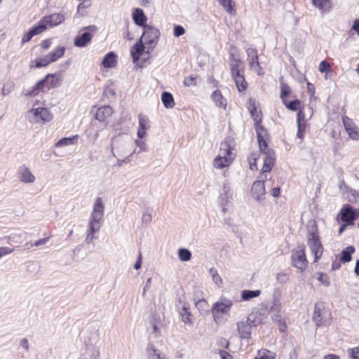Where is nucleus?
<instances>
[{
  "label": "nucleus",
  "mask_w": 359,
  "mask_h": 359,
  "mask_svg": "<svg viewBox=\"0 0 359 359\" xmlns=\"http://www.w3.org/2000/svg\"><path fill=\"white\" fill-rule=\"evenodd\" d=\"M104 205L102 199L97 198L88 221L86 237V242L90 243L94 238V234L100 230L104 222Z\"/></svg>",
  "instance_id": "obj_1"
},
{
  "label": "nucleus",
  "mask_w": 359,
  "mask_h": 359,
  "mask_svg": "<svg viewBox=\"0 0 359 359\" xmlns=\"http://www.w3.org/2000/svg\"><path fill=\"white\" fill-rule=\"evenodd\" d=\"M257 135L259 151L264 159V165L261 173L262 175H263L264 172H268L271 170L275 162V153L272 149L268 148L266 142L259 128L257 130Z\"/></svg>",
  "instance_id": "obj_2"
},
{
  "label": "nucleus",
  "mask_w": 359,
  "mask_h": 359,
  "mask_svg": "<svg viewBox=\"0 0 359 359\" xmlns=\"http://www.w3.org/2000/svg\"><path fill=\"white\" fill-rule=\"evenodd\" d=\"M307 245L310 249L311 253L314 256L313 262H318L322 257L323 246L320 241L318 227L315 223L312 224L308 233Z\"/></svg>",
  "instance_id": "obj_3"
},
{
  "label": "nucleus",
  "mask_w": 359,
  "mask_h": 359,
  "mask_svg": "<svg viewBox=\"0 0 359 359\" xmlns=\"http://www.w3.org/2000/svg\"><path fill=\"white\" fill-rule=\"evenodd\" d=\"M235 154L228 142H223L220 144L219 154L213 160L212 165L216 169H222L231 165Z\"/></svg>",
  "instance_id": "obj_4"
},
{
  "label": "nucleus",
  "mask_w": 359,
  "mask_h": 359,
  "mask_svg": "<svg viewBox=\"0 0 359 359\" xmlns=\"http://www.w3.org/2000/svg\"><path fill=\"white\" fill-rule=\"evenodd\" d=\"M160 31L151 26L144 25V32L140 40L146 46V54L149 56L157 46L160 37Z\"/></svg>",
  "instance_id": "obj_5"
},
{
  "label": "nucleus",
  "mask_w": 359,
  "mask_h": 359,
  "mask_svg": "<svg viewBox=\"0 0 359 359\" xmlns=\"http://www.w3.org/2000/svg\"><path fill=\"white\" fill-rule=\"evenodd\" d=\"M233 306V301L222 296L219 299L213 304L212 313L215 321L222 318L223 315H228Z\"/></svg>",
  "instance_id": "obj_6"
},
{
  "label": "nucleus",
  "mask_w": 359,
  "mask_h": 359,
  "mask_svg": "<svg viewBox=\"0 0 359 359\" xmlns=\"http://www.w3.org/2000/svg\"><path fill=\"white\" fill-rule=\"evenodd\" d=\"M29 119L35 123H44L53 119V114L45 107L32 108L27 112Z\"/></svg>",
  "instance_id": "obj_7"
},
{
  "label": "nucleus",
  "mask_w": 359,
  "mask_h": 359,
  "mask_svg": "<svg viewBox=\"0 0 359 359\" xmlns=\"http://www.w3.org/2000/svg\"><path fill=\"white\" fill-rule=\"evenodd\" d=\"M309 262L306 259L305 250L304 248L292 250L291 252V265L304 272L308 267Z\"/></svg>",
  "instance_id": "obj_8"
},
{
  "label": "nucleus",
  "mask_w": 359,
  "mask_h": 359,
  "mask_svg": "<svg viewBox=\"0 0 359 359\" xmlns=\"http://www.w3.org/2000/svg\"><path fill=\"white\" fill-rule=\"evenodd\" d=\"M130 142H127L123 137L118 135L111 139V147L112 155L114 157L123 156L130 151L128 149Z\"/></svg>",
  "instance_id": "obj_9"
},
{
  "label": "nucleus",
  "mask_w": 359,
  "mask_h": 359,
  "mask_svg": "<svg viewBox=\"0 0 359 359\" xmlns=\"http://www.w3.org/2000/svg\"><path fill=\"white\" fill-rule=\"evenodd\" d=\"M269 182L264 179L263 175H261L259 180L255 181L252 185L251 192L253 198L258 201L264 200L266 194L265 184Z\"/></svg>",
  "instance_id": "obj_10"
},
{
  "label": "nucleus",
  "mask_w": 359,
  "mask_h": 359,
  "mask_svg": "<svg viewBox=\"0 0 359 359\" xmlns=\"http://www.w3.org/2000/svg\"><path fill=\"white\" fill-rule=\"evenodd\" d=\"M246 53L248 55L247 60L249 63L250 69L254 71L258 75H262L263 72L259 62L257 50L255 48L250 47L246 49Z\"/></svg>",
  "instance_id": "obj_11"
},
{
  "label": "nucleus",
  "mask_w": 359,
  "mask_h": 359,
  "mask_svg": "<svg viewBox=\"0 0 359 359\" xmlns=\"http://www.w3.org/2000/svg\"><path fill=\"white\" fill-rule=\"evenodd\" d=\"M341 219L347 224H353V222L359 217V212L350 205H344L340 210Z\"/></svg>",
  "instance_id": "obj_12"
},
{
  "label": "nucleus",
  "mask_w": 359,
  "mask_h": 359,
  "mask_svg": "<svg viewBox=\"0 0 359 359\" xmlns=\"http://www.w3.org/2000/svg\"><path fill=\"white\" fill-rule=\"evenodd\" d=\"M253 320H250L248 317L246 320H240L237 322V331L241 339H248L250 338L252 328Z\"/></svg>",
  "instance_id": "obj_13"
},
{
  "label": "nucleus",
  "mask_w": 359,
  "mask_h": 359,
  "mask_svg": "<svg viewBox=\"0 0 359 359\" xmlns=\"http://www.w3.org/2000/svg\"><path fill=\"white\" fill-rule=\"evenodd\" d=\"M248 108L250 113V115L257 125L262 121V113L261 111L257 107V103L255 100L250 98L248 100ZM259 128L262 132V135L265 133L264 128L262 126H257V129Z\"/></svg>",
  "instance_id": "obj_14"
},
{
  "label": "nucleus",
  "mask_w": 359,
  "mask_h": 359,
  "mask_svg": "<svg viewBox=\"0 0 359 359\" xmlns=\"http://www.w3.org/2000/svg\"><path fill=\"white\" fill-rule=\"evenodd\" d=\"M342 122L348 137L353 140H359V128L354 121L347 116H344Z\"/></svg>",
  "instance_id": "obj_15"
},
{
  "label": "nucleus",
  "mask_w": 359,
  "mask_h": 359,
  "mask_svg": "<svg viewBox=\"0 0 359 359\" xmlns=\"http://www.w3.org/2000/svg\"><path fill=\"white\" fill-rule=\"evenodd\" d=\"M18 175L20 181L25 184H32L36 180L35 176L25 165H22L19 168Z\"/></svg>",
  "instance_id": "obj_16"
},
{
  "label": "nucleus",
  "mask_w": 359,
  "mask_h": 359,
  "mask_svg": "<svg viewBox=\"0 0 359 359\" xmlns=\"http://www.w3.org/2000/svg\"><path fill=\"white\" fill-rule=\"evenodd\" d=\"M46 26L54 27L65 21V15L62 13H55L50 15L42 18Z\"/></svg>",
  "instance_id": "obj_17"
},
{
  "label": "nucleus",
  "mask_w": 359,
  "mask_h": 359,
  "mask_svg": "<svg viewBox=\"0 0 359 359\" xmlns=\"http://www.w3.org/2000/svg\"><path fill=\"white\" fill-rule=\"evenodd\" d=\"M146 46L142 42V40H138L137 43L133 45L130 49V54L132 55L133 62H137L140 60L141 55L143 53H146Z\"/></svg>",
  "instance_id": "obj_18"
},
{
  "label": "nucleus",
  "mask_w": 359,
  "mask_h": 359,
  "mask_svg": "<svg viewBox=\"0 0 359 359\" xmlns=\"http://www.w3.org/2000/svg\"><path fill=\"white\" fill-rule=\"evenodd\" d=\"M113 114V109L109 106H103L97 109L95 117L100 122L105 121Z\"/></svg>",
  "instance_id": "obj_19"
},
{
  "label": "nucleus",
  "mask_w": 359,
  "mask_h": 359,
  "mask_svg": "<svg viewBox=\"0 0 359 359\" xmlns=\"http://www.w3.org/2000/svg\"><path fill=\"white\" fill-rule=\"evenodd\" d=\"M139 128L137 130V136L139 138L142 139L146 135V130L149 127V121L147 116L139 114Z\"/></svg>",
  "instance_id": "obj_20"
},
{
  "label": "nucleus",
  "mask_w": 359,
  "mask_h": 359,
  "mask_svg": "<svg viewBox=\"0 0 359 359\" xmlns=\"http://www.w3.org/2000/svg\"><path fill=\"white\" fill-rule=\"evenodd\" d=\"M55 74H48L43 79L39 81L34 87V92L36 90H43L46 82L50 81L52 86H55L60 80Z\"/></svg>",
  "instance_id": "obj_21"
},
{
  "label": "nucleus",
  "mask_w": 359,
  "mask_h": 359,
  "mask_svg": "<svg viewBox=\"0 0 359 359\" xmlns=\"http://www.w3.org/2000/svg\"><path fill=\"white\" fill-rule=\"evenodd\" d=\"M325 312L323 309L322 304H316L315 306L313 320L316 323L318 326L323 325L325 323Z\"/></svg>",
  "instance_id": "obj_22"
},
{
  "label": "nucleus",
  "mask_w": 359,
  "mask_h": 359,
  "mask_svg": "<svg viewBox=\"0 0 359 359\" xmlns=\"http://www.w3.org/2000/svg\"><path fill=\"white\" fill-rule=\"evenodd\" d=\"M297 128L298 130L297 136L300 140H302L304 135L306 124L304 113L301 110L297 114Z\"/></svg>",
  "instance_id": "obj_23"
},
{
  "label": "nucleus",
  "mask_w": 359,
  "mask_h": 359,
  "mask_svg": "<svg viewBox=\"0 0 359 359\" xmlns=\"http://www.w3.org/2000/svg\"><path fill=\"white\" fill-rule=\"evenodd\" d=\"M133 19L134 22L139 26L144 27L147 21V17L145 16L144 11L141 8H135L133 13Z\"/></svg>",
  "instance_id": "obj_24"
},
{
  "label": "nucleus",
  "mask_w": 359,
  "mask_h": 359,
  "mask_svg": "<svg viewBox=\"0 0 359 359\" xmlns=\"http://www.w3.org/2000/svg\"><path fill=\"white\" fill-rule=\"evenodd\" d=\"M211 98L217 107L223 108L224 109H226L227 105L226 100L224 98L219 90H215L212 93Z\"/></svg>",
  "instance_id": "obj_25"
},
{
  "label": "nucleus",
  "mask_w": 359,
  "mask_h": 359,
  "mask_svg": "<svg viewBox=\"0 0 359 359\" xmlns=\"http://www.w3.org/2000/svg\"><path fill=\"white\" fill-rule=\"evenodd\" d=\"M237 89L239 92H244L247 89L248 83L245 79L243 72L232 76Z\"/></svg>",
  "instance_id": "obj_26"
},
{
  "label": "nucleus",
  "mask_w": 359,
  "mask_h": 359,
  "mask_svg": "<svg viewBox=\"0 0 359 359\" xmlns=\"http://www.w3.org/2000/svg\"><path fill=\"white\" fill-rule=\"evenodd\" d=\"M147 353L149 359H165L167 357L162 355L161 351L156 348L153 344H149L147 348Z\"/></svg>",
  "instance_id": "obj_27"
},
{
  "label": "nucleus",
  "mask_w": 359,
  "mask_h": 359,
  "mask_svg": "<svg viewBox=\"0 0 359 359\" xmlns=\"http://www.w3.org/2000/svg\"><path fill=\"white\" fill-rule=\"evenodd\" d=\"M65 48L64 46H59L56 49L48 53L46 55L50 62H55L58 59L61 58L65 54Z\"/></svg>",
  "instance_id": "obj_28"
},
{
  "label": "nucleus",
  "mask_w": 359,
  "mask_h": 359,
  "mask_svg": "<svg viewBox=\"0 0 359 359\" xmlns=\"http://www.w3.org/2000/svg\"><path fill=\"white\" fill-rule=\"evenodd\" d=\"M92 34L89 32H84L74 40V45L77 47H84L90 41Z\"/></svg>",
  "instance_id": "obj_29"
},
{
  "label": "nucleus",
  "mask_w": 359,
  "mask_h": 359,
  "mask_svg": "<svg viewBox=\"0 0 359 359\" xmlns=\"http://www.w3.org/2000/svg\"><path fill=\"white\" fill-rule=\"evenodd\" d=\"M116 55L113 52H110L106 55L102 60V65L105 68H112L116 65Z\"/></svg>",
  "instance_id": "obj_30"
},
{
  "label": "nucleus",
  "mask_w": 359,
  "mask_h": 359,
  "mask_svg": "<svg viewBox=\"0 0 359 359\" xmlns=\"http://www.w3.org/2000/svg\"><path fill=\"white\" fill-rule=\"evenodd\" d=\"M312 3L322 13L328 11L332 6L330 0H312Z\"/></svg>",
  "instance_id": "obj_31"
},
{
  "label": "nucleus",
  "mask_w": 359,
  "mask_h": 359,
  "mask_svg": "<svg viewBox=\"0 0 359 359\" xmlns=\"http://www.w3.org/2000/svg\"><path fill=\"white\" fill-rule=\"evenodd\" d=\"M161 100L164 107L167 109H172L175 107L173 96L168 92H163L161 95Z\"/></svg>",
  "instance_id": "obj_32"
},
{
  "label": "nucleus",
  "mask_w": 359,
  "mask_h": 359,
  "mask_svg": "<svg viewBox=\"0 0 359 359\" xmlns=\"http://www.w3.org/2000/svg\"><path fill=\"white\" fill-rule=\"evenodd\" d=\"M180 314L182 316V319L184 323H191L192 319H191V313L189 311V305L186 303H184L182 309L180 310Z\"/></svg>",
  "instance_id": "obj_33"
},
{
  "label": "nucleus",
  "mask_w": 359,
  "mask_h": 359,
  "mask_svg": "<svg viewBox=\"0 0 359 359\" xmlns=\"http://www.w3.org/2000/svg\"><path fill=\"white\" fill-rule=\"evenodd\" d=\"M241 61L239 59L232 58L230 61L231 76L243 73V69L241 67Z\"/></svg>",
  "instance_id": "obj_34"
},
{
  "label": "nucleus",
  "mask_w": 359,
  "mask_h": 359,
  "mask_svg": "<svg viewBox=\"0 0 359 359\" xmlns=\"http://www.w3.org/2000/svg\"><path fill=\"white\" fill-rule=\"evenodd\" d=\"M78 138L79 136L77 135L69 137L62 138L57 142L55 146L57 147H61L71 144H74L77 142Z\"/></svg>",
  "instance_id": "obj_35"
},
{
  "label": "nucleus",
  "mask_w": 359,
  "mask_h": 359,
  "mask_svg": "<svg viewBox=\"0 0 359 359\" xmlns=\"http://www.w3.org/2000/svg\"><path fill=\"white\" fill-rule=\"evenodd\" d=\"M355 252V248L353 246H348L341 252L340 258L341 262L346 263L351 260V255Z\"/></svg>",
  "instance_id": "obj_36"
},
{
  "label": "nucleus",
  "mask_w": 359,
  "mask_h": 359,
  "mask_svg": "<svg viewBox=\"0 0 359 359\" xmlns=\"http://www.w3.org/2000/svg\"><path fill=\"white\" fill-rule=\"evenodd\" d=\"M47 27H48L46 26V23L41 18L36 25H35L30 29V30L32 32V34H33L34 36L36 35L43 33L44 31L46 30Z\"/></svg>",
  "instance_id": "obj_37"
},
{
  "label": "nucleus",
  "mask_w": 359,
  "mask_h": 359,
  "mask_svg": "<svg viewBox=\"0 0 359 359\" xmlns=\"http://www.w3.org/2000/svg\"><path fill=\"white\" fill-rule=\"evenodd\" d=\"M261 294L259 290H243L241 292V297L244 301H248L252 298L257 297Z\"/></svg>",
  "instance_id": "obj_38"
},
{
  "label": "nucleus",
  "mask_w": 359,
  "mask_h": 359,
  "mask_svg": "<svg viewBox=\"0 0 359 359\" xmlns=\"http://www.w3.org/2000/svg\"><path fill=\"white\" fill-rule=\"evenodd\" d=\"M255 359H275V355L266 349H261Z\"/></svg>",
  "instance_id": "obj_39"
},
{
  "label": "nucleus",
  "mask_w": 359,
  "mask_h": 359,
  "mask_svg": "<svg viewBox=\"0 0 359 359\" xmlns=\"http://www.w3.org/2000/svg\"><path fill=\"white\" fill-rule=\"evenodd\" d=\"M179 259L182 262L189 261L191 258V252L186 248H180L178 251Z\"/></svg>",
  "instance_id": "obj_40"
},
{
  "label": "nucleus",
  "mask_w": 359,
  "mask_h": 359,
  "mask_svg": "<svg viewBox=\"0 0 359 359\" xmlns=\"http://www.w3.org/2000/svg\"><path fill=\"white\" fill-rule=\"evenodd\" d=\"M283 104L288 109L291 111H297L299 108L301 102L299 100H294L291 102L284 100Z\"/></svg>",
  "instance_id": "obj_41"
},
{
  "label": "nucleus",
  "mask_w": 359,
  "mask_h": 359,
  "mask_svg": "<svg viewBox=\"0 0 359 359\" xmlns=\"http://www.w3.org/2000/svg\"><path fill=\"white\" fill-rule=\"evenodd\" d=\"M259 158V155L257 153H252L248 158V161L249 162L250 168L252 170H255L257 169V160Z\"/></svg>",
  "instance_id": "obj_42"
},
{
  "label": "nucleus",
  "mask_w": 359,
  "mask_h": 359,
  "mask_svg": "<svg viewBox=\"0 0 359 359\" xmlns=\"http://www.w3.org/2000/svg\"><path fill=\"white\" fill-rule=\"evenodd\" d=\"M209 273L210 275L212 276V281L218 286H220V285L222 284V279L218 274L217 269H215V268H211L209 270Z\"/></svg>",
  "instance_id": "obj_43"
},
{
  "label": "nucleus",
  "mask_w": 359,
  "mask_h": 359,
  "mask_svg": "<svg viewBox=\"0 0 359 359\" xmlns=\"http://www.w3.org/2000/svg\"><path fill=\"white\" fill-rule=\"evenodd\" d=\"M142 222L143 224L147 226L152 219L151 210L149 209H146L142 215Z\"/></svg>",
  "instance_id": "obj_44"
},
{
  "label": "nucleus",
  "mask_w": 359,
  "mask_h": 359,
  "mask_svg": "<svg viewBox=\"0 0 359 359\" xmlns=\"http://www.w3.org/2000/svg\"><path fill=\"white\" fill-rule=\"evenodd\" d=\"M50 63V62L47 55H46L44 57H41L36 60L34 67H36V68L43 67L47 66Z\"/></svg>",
  "instance_id": "obj_45"
},
{
  "label": "nucleus",
  "mask_w": 359,
  "mask_h": 359,
  "mask_svg": "<svg viewBox=\"0 0 359 359\" xmlns=\"http://www.w3.org/2000/svg\"><path fill=\"white\" fill-rule=\"evenodd\" d=\"M290 276L285 272H279L276 275V280L280 284H284L289 281Z\"/></svg>",
  "instance_id": "obj_46"
},
{
  "label": "nucleus",
  "mask_w": 359,
  "mask_h": 359,
  "mask_svg": "<svg viewBox=\"0 0 359 359\" xmlns=\"http://www.w3.org/2000/svg\"><path fill=\"white\" fill-rule=\"evenodd\" d=\"M291 93L290 88L287 85L282 83L281 84V92H280V98L284 102V100H287L286 97Z\"/></svg>",
  "instance_id": "obj_47"
},
{
  "label": "nucleus",
  "mask_w": 359,
  "mask_h": 359,
  "mask_svg": "<svg viewBox=\"0 0 359 359\" xmlns=\"http://www.w3.org/2000/svg\"><path fill=\"white\" fill-rule=\"evenodd\" d=\"M221 6L224 9L228 12L231 13L233 10L232 1L231 0H218Z\"/></svg>",
  "instance_id": "obj_48"
},
{
  "label": "nucleus",
  "mask_w": 359,
  "mask_h": 359,
  "mask_svg": "<svg viewBox=\"0 0 359 359\" xmlns=\"http://www.w3.org/2000/svg\"><path fill=\"white\" fill-rule=\"evenodd\" d=\"M281 309V304L278 299L274 298L272 302V305L270 308V311L279 313Z\"/></svg>",
  "instance_id": "obj_49"
},
{
  "label": "nucleus",
  "mask_w": 359,
  "mask_h": 359,
  "mask_svg": "<svg viewBox=\"0 0 359 359\" xmlns=\"http://www.w3.org/2000/svg\"><path fill=\"white\" fill-rule=\"evenodd\" d=\"M183 83L184 86L189 87L192 86H196V77L193 76L186 77Z\"/></svg>",
  "instance_id": "obj_50"
},
{
  "label": "nucleus",
  "mask_w": 359,
  "mask_h": 359,
  "mask_svg": "<svg viewBox=\"0 0 359 359\" xmlns=\"http://www.w3.org/2000/svg\"><path fill=\"white\" fill-rule=\"evenodd\" d=\"M348 353L352 359H359V346L348 349Z\"/></svg>",
  "instance_id": "obj_51"
},
{
  "label": "nucleus",
  "mask_w": 359,
  "mask_h": 359,
  "mask_svg": "<svg viewBox=\"0 0 359 359\" xmlns=\"http://www.w3.org/2000/svg\"><path fill=\"white\" fill-rule=\"evenodd\" d=\"M318 280L325 286L328 287L330 284L329 280V277L323 273H319V277Z\"/></svg>",
  "instance_id": "obj_52"
},
{
  "label": "nucleus",
  "mask_w": 359,
  "mask_h": 359,
  "mask_svg": "<svg viewBox=\"0 0 359 359\" xmlns=\"http://www.w3.org/2000/svg\"><path fill=\"white\" fill-rule=\"evenodd\" d=\"M330 69V65L326 60H323L319 65V71L320 72H327Z\"/></svg>",
  "instance_id": "obj_53"
},
{
  "label": "nucleus",
  "mask_w": 359,
  "mask_h": 359,
  "mask_svg": "<svg viewBox=\"0 0 359 359\" xmlns=\"http://www.w3.org/2000/svg\"><path fill=\"white\" fill-rule=\"evenodd\" d=\"M185 33V29L180 25H175L174 27V36L179 37Z\"/></svg>",
  "instance_id": "obj_54"
},
{
  "label": "nucleus",
  "mask_w": 359,
  "mask_h": 359,
  "mask_svg": "<svg viewBox=\"0 0 359 359\" xmlns=\"http://www.w3.org/2000/svg\"><path fill=\"white\" fill-rule=\"evenodd\" d=\"M14 88V86L13 83H7L5 84L2 89V93L4 95H8Z\"/></svg>",
  "instance_id": "obj_55"
},
{
  "label": "nucleus",
  "mask_w": 359,
  "mask_h": 359,
  "mask_svg": "<svg viewBox=\"0 0 359 359\" xmlns=\"http://www.w3.org/2000/svg\"><path fill=\"white\" fill-rule=\"evenodd\" d=\"M14 251L13 248L8 247H0V257L11 254Z\"/></svg>",
  "instance_id": "obj_56"
},
{
  "label": "nucleus",
  "mask_w": 359,
  "mask_h": 359,
  "mask_svg": "<svg viewBox=\"0 0 359 359\" xmlns=\"http://www.w3.org/2000/svg\"><path fill=\"white\" fill-rule=\"evenodd\" d=\"M207 306L208 302L205 299H200L196 302V306L200 311L205 309Z\"/></svg>",
  "instance_id": "obj_57"
},
{
  "label": "nucleus",
  "mask_w": 359,
  "mask_h": 359,
  "mask_svg": "<svg viewBox=\"0 0 359 359\" xmlns=\"http://www.w3.org/2000/svg\"><path fill=\"white\" fill-rule=\"evenodd\" d=\"M32 33V32L30 29L27 32H26L22 38V43H26L32 39V37H34V34Z\"/></svg>",
  "instance_id": "obj_58"
},
{
  "label": "nucleus",
  "mask_w": 359,
  "mask_h": 359,
  "mask_svg": "<svg viewBox=\"0 0 359 359\" xmlns=\"http://www.w3.org/2000/svg\"><path fill=\"white\" fill-rule=\"evenodd\" d=\"M20 346L22 347L25 351H29V345L27 338H23L20 341Z\"/></svg>",
  "instance_id": "obj_59"
},
{
  "label": "nucleus",
  "mask_w": 359,
  "mask_h": 359,
  "mask_svg": "<svg viewBox=\"0 0 359 359\" xmlns=\"http://www.w3.org/2000/svg\"><path fill=\"white\" fill-rule=\"evenodd\" d=\"M142 259V253H141V252H140V253L138 255L137 260L136 261L135 264H134L135 269L138 270L141 268Z\"/></svg>",
  "instance_id": "obj_60"
},
{
  "label": "nucleus",
  "mask_w": 359,
  "mask_h": 359,
  "mask_svg": "<svg viewBox=\"0 0 359 359\" xmlns=\"http://www.w3.org/2000/svg\"><path fill=\"white\" fill-rule=\"evenodd\" d=\"M50 45H51V39H46V40H43L41 43V46L46 50L50 48Z\"/></svg>",
  "instance_id": "obj_61"
},
{
  "label": "nucleus",
  "mask_w": 359,
  "mask_h": 359,
  "mask_svg": "<svg viewBox=\"0 0 359 359\" xmlns=\"http://www.w3.org/2000/svg\"><path fill=\"white\" fill-rule=\"evenodd\" d=\"M218 343L220 346L224 347L225 348H228L229 345V341L226 339H224V338L220 339L219 340Z\"/></svg>",
  "instance_id": "obj_62"
},
{
  "label": "nucleus",
  "mask_w": 359,
  "mask_h": 359,
  "mask_svg": "<svg viewBox=\"0 0 359 359\" xmlns=\"http://www.w3.org/2000/svg\"><path fill=\"white\" fill-rule=\"evenodd\" d=\"M219 355H220L222 359H231V355L225 351H220Z\"/></svg>",
  "instance_id": "obj_63"
},
{
  "label": "nucleus",
  "mask_w": 359,
  "mask_h": 359,
  "mask_svg": "<svg viewBox=\"0 0 359 359\" xmlns=\"http://www.w3.org/2000/svg\"><path fill=\"white\" fill-rule=\"evenodd\" d=\"M352 29L355 30L359 36V19L354 20Z\"/></svg>",
  "instance_id": "obj_64"
}]
</instances>
